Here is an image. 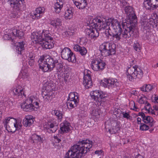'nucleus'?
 <instances>
[{
    "mask_svg": "<svg viewBox=\"0 0 158 158\" xmlns=\"http://www.w3.org/2000/svg\"><path fill=\"white\" fill-rule=\"evenodd\" d=\"M104 21V24H106V34L108 37L111 36L113 38L115 39L116 40H120L121 39H126L129 38L131 35L133 31H132V27H127L125 23H122V26L124 31H122L121 25L120 22H119L116 19H109L106 20L102 18Z\"/></svg>",
    "mask_w": 158,
    "mask_h": 158,
    "instance_id": "f257e3e1",
    "label": "nucleus"
},
{
    "mask_svg": "<svg viewBox=\"0 0 158 158\" xmlns=\"http://www.w3.org/2000/svg\"><path fill=\"white\" fill-rule=\"evenodd\" d=\"M92 146V142L86 139L80 140L66 152L64 158H81L83 154L89 151Z\"/></svg>",
    "mask_w": 158,
    "mask_h": 158,
    "instance_id": "f03ea898",
    "label": "nucleus"
},
{
    "mask_svg": "<svg viewBox=\"0 0 158 158\" xmlns=\"http://www.w3.org/2000/svg\"><path fill=\"white\" fill-rule=\"evenodd\" d=\"M31 38L33 42L39 43L42 47L46 49H50L53 48L54 44L53 38L47 30L34 32L31 33Z\"/></svg>",
    "mask_w": 158,
    "mask_h": 158,
    "instance_id": "7ed1b4c3",
    "label": "nucleus"
},
{
    "mask_svg": "<svg viewBox=\"0 0 158 158\" xmlns=\"http://www.w3.org/2000/svg\"><path fill=\"white\" fill-rule=\"evenodd\" d=\"M94 27H89L85 29V31L88 37L93 40H95L99 36L98 30L104 29L106 24H104V21L102 18H95L93 20Z\"/></svg>",
    "mask_w": 158,
    "mask_h": 158,
    "instance_id": "20e7f679",
    "label": "nucleus"
},
{
    "mask_svg": "<svg viewBox=\"0 0 158 158\" xmlns=\"http://www.w3.org/2000/svg\"><path fill=\"white\" fill-rule=\"evenodd\" d=\"M115 45L113 43H104L100 45V50L102 55L106 56L115 53Z\"/></svg>",
    "mask_w": 158,
    "mask_h": 158,
    "instance_id": "39448f33",
    "label": "nucleus"
},
{
    "mask_svg": "<svg viewBox=\"0 0 158 158\" xmlns=\"http://www.w3.org/2000/svg\"><path fill=\"white\" fill-rule=\"evenodd\" d=\"M8 32L5 34L3 36V38L5 40H10L13 42L14 37H18L19 39L23 36L24 33L21 31L14 29L13 30H8Z\"/></svg>",
    "mask_w": 158,
    "mask_h": 158,
    "instance_id": "423d86ee",
    "label": "nucleus"
},
{
    "mask_svg": "<svg viewBox=\"0 0 158 158\" xmlns=\"http://www.w3.org/2000/svg\"><path fill=\"white\" fill-rule=\"evenodd\" d=\"M39 66L40 69L44 72H46L48 70L50 71L52 70L55 67V60H48V62L44 61V60H39Z\"/></svg>",
    "mask_w": 158,
    "mask_h": 158,
    "instance_id": "0eeeda50",
    "label": "nucleus"
},
{
    "mask_svg": "<svg viewBox=\"0 0 158 158\" xmlns=\"http://www.w3.org/2000/svg\"><path fill=\"white\" fill-rule=\"evenodd\" d=\"M124 11L127 19L129 20L130 23H135V21H137V17L131 6H126L124 8Z\"/></svg>",
    "mask_w": 158,
    "mask_h": 158,
    "instance_id": "6e6552de",
    "label": "nucleus"
},
{
    "mask_svg": "<svg viewBox=\"0 0 158 158\" xmlns=\"http://www.w3.org/2000/svg\"><path fill=\"white\" fill-rule=\"evenodd\" d=\"M90 95L92 99H94L96 102H104L105 100V98L107 97L106 94L98 90H95L91 92Z\"/></svg>",
    "mask_w": 158,
    "mask_h": 158,
    "instance_id": "1a4fd4ad",
    "label": "nucleus"
},
{
    "mask_svg": "<svg viewBox=\"0 0 158 158\" xmlns=\"http://www.w3.org/2000/svg\"><path fill=\"white\" fill-rule=\"evenodd\" d=\"M61 56L63 59H76L75 55L71 50L67 48H64L61 52Z\"/></svg>",
    "mask_w": 158,
    "mask_h": 158,
    "instance_id": "9d476101",
    "label": "nucleus"
},
{
    "mask_svg": "<svg viewBox=\"0 0 158 158\" xmlns=\"http://www.w3.org/2000/svg\"><path fill=\"white\" fill-rule=\"evenodd\" d=\"M144 3L145 8L150 10H153L158 7V0H146Z\"/></svg>",
    "mask_w": 158,
    "mask_h": 158,
    "instance_id": "9b49d317",
    "label": "nucleus"
},
{
    "mask_svg": "<svg viewBox=\"0 0 158 158\" xmlns=\"http://www.w3.org/2000/svg\"><path fill=\"white\" fill-rule=\"evenodd\" d=\"M104 82L102 83V84L104 87H108L110 88L116 87L119 85V83L117 81V80L113 79H108L105 78L104 80Z\"/></svg>",
    "mask_w": 158,
    "mask_h": 158,
    "instance_id": "f8f14e48",
    "label": "nucleus"
},
{
    "mask_svg": "<svg viewBox=\"0 0 158 158\" xmlns=\"http://www.w3.org/2000/svg\"><path fill=\"white\" fill-rule=\"evenodd\" d=\"M74 4L79 9H83L88 5L87 0H73Z\"/></svg>",
    "mask_w": 158,
    "mask_h": 158,
    "instance_id": "ddd939ff",
    "label": "nucleus"
},
{
    "mask_svg": "<svg viewBox=\"0 0 158 158\" xmlns=\"http://www.w3.org/2000/svg\"><path fill=\"white\" fill-rule=\"evenodd\" d=\"M45 10L44 7H38L33 12L31 13V16L34 19H38L40 18Z\"/></svg>",
    "mask_w": 158,
    "mask_h": 158,
    "instance_id": "4468645a",
    "label": "nucleus"
},
{
    "mask_svg": "<svg viewBox=\"0 0 158 158\" xmlns=\"http://www.w3.org/2000/svg\"><path fill=\"white\" fill-rule=\"evenodd\" d=\"M23 0H8V2L10 6L17 10H19L21 5L23 4Z\"/></svg>",
    "mask_w": 158,
    "mask_h": 158,
    "instance_id": "2eb2a0df",
    "label": "nucleus"
},
{
    "mask_svg": "<svg viewBox=\"0 0 158 158\" xmlns=\"http://www.w3.org/2000/svg\"><path fill=\"white\" fill-rule=\"evenodd\" d=\"M83 83L86 88H89L92 86V83L91 77L89 73H87L84 77Z\"/></svg>",
    "mask_w": 158,
    "mask_h": 158,
    "instance_id": "dca6fc26",
    "label": "nucleus"
},
{
    "mask_svg": "<svg viewBox=\"0 0 158 158\" xmlns=\"http://www.w3.org/2000/svg\"><path fill=\"white\" fill-rule=\"evenodd\" d=\"M34 105H33L31 104H28L26 102L23 103L21 106V107L23 109V110L26 111L31 112L34 110H35L34 108Z\"/></svg>",
    "mask_w": 158,
    "mask_h": 158,
    "instance_id": "f3484780",
    "label": "nucleus"
},
{
    "mask_svg": "<svg viewBox=\"0 0 158 158\" xmlns=\"http://www.w3.org/2000/svg\"><path fill=\"white\" fill-rule=\"evenodd\" d=\"M63 4L64 3L62 0H57L54 5L55 11L57 13H60L63 7Z\"/></svg>",
    "mask_w": 158,
    "mask_h": 158,
    "instance_id": "a211bd4d",
    "label": "nucleus"
},
{
    "mask_svg": "<svg viewBox=\"0 0 158 158\" xmlns=\"http://www.w3.org/2000/svg\"><path fill=\"white\" fill-rule=\"evenodd\" d=\"M135 66L131 67L128 68L127 71V73L128 75H127L128 77H129V80L130 81L134 79H135Z\"/></svg>",
    "mask_w": 158,
    "mask_h": 158,
    "instance_id": "6ab92c4d",
    "label": "nucleus"
},
{
    "mask_svg": "<svg viewBox=\"0 0 158 158\" xmlns=\"http://www.w3.org/2000/svg\"><path fill=\"white\" fill-rule=\"evenodd\" d=\"M34 121L31 116H26V117L23 120V124L24 126L26 127L30 126L33 123Z\"/></svg>",
    "mask_w": 158,
    "mask_h": 158,
    "instance_id": "aec40b11",
    "label": "nucleus"
},
{
    "mask_svg": "<svg viewBox=\"0 0 158 158\" xmlns=\"http://www.w3.org/2000/svg\"><path fill=\"white\" fill-rule=\"evenodd\" d=\"M25 43L23 42H19L16 45V51L17 53L21 54L24 50V45Z\"/></svg>",
    "mask_w": 158,
    "mask_h": 158,
    "instance_id": "412c9836",
    "label": "nucleus"
},
{
    "mask_svg": "<svg viewBox=\"0 0 158 158\" xmlns=\"http://www.w3.org/2000/svg\"><path fill=\"white\" fill-rule=\"evenodd\" d=\"M76 99L74 100H68L67 102L68 107L69 106L71 108H73L77 106L79 101L78 96L76 97Z\"/></svg>",
    "mask_w": 158,
    "mask_h": 158,
    "instance_id": "4be33fe9",
    "label": "nucleus"
},
{
    "mask_svg": "<svg viewBox=\"0 0 158 158\" xmlns=\"http://www.w3.org/2000/svg\"><path fill=\"white\" fill-rule=\"evenodd\" d=\"M50 24L55 28H57L61 25L62 21L60 19L57 18L56 19L51 20Z\"/></svg>",
    "mask_w": 158,
    "mask_h": 158,
    "instance_id": "5701e85b",
    "label": "nucleus"
},
{
    "mask_svg": "<svg viewBox=\"0 0 158 158\" xmlns=\"http://www.w3.org/2000/svg\"><path fill=\"white\" fill-rule=\"evenodd\" d=\"M135 78H137L141 79L143 77V73L141 69L139 68L138 65H135Z\"/></svg>",
    "mask_w": 158,
    "mask_h": 158,
    "instance_id": "b1692460",
    "label": "nucleus"
},
{
    "mask_svg": "<svg viewBox=\"0 0 158 158\" xmlns=\"http://www.w3.org/2000/svg\"><path fill=\"white\" fill-rule=\"evenodd\" d=\"M73 12L72 11V9L69 8L67 9L65 11L64 17L65 19L69 20L71 19L73 17Z\"/></svg>",
    "mask_w": 158,
    "mask_h": 158,
    "instance_id": "393cba45",
    "label": "nucleus"
},
{
    "mask_svg": "<svg viewBox=\"0 0 158 158\" xmlns=\"http://www.w3.org/2000/svg\"><path fill=\"white\" fill-rule=\"evenodd\" d=\"M98 65V60H94L92 61L91 67L92 69L95 71L98 70V68L99 67Z\"/></svg>",
    "mask_w": 158,
    "mask_h": 158,
    "instance_id": "a878e982",
    "label": "nucleus"
},
{
    "mask_svg": "<svg viewBox=\"0 0 158 158\" xmlns=\"http://www.w3.org/2000/svg\"><path fill=\"white\" fill-rule=\"evenodd\" d=\"M31 138L34 143L42 142V139L41 137L35 134L31 135Z\"/></svg>",
    "mask_w": 158,
    "mask_h": 158,
    "instance_id": "bb28decb",
    "label": "nucleus"
},
{
    "mask_svg": "<svg viewBox=\"0 0 158 158\" xmlns=\"http://www.w3.org/2000/svg\"><path fill=\"white\" fill-rule=\"evenodd\" d=\"M17 121L15 119L13 118L12 117H7L5 119V120L4 121V123L5 125L6 126L8 124H10V123H16Z\"/></svg>",
    "mask_w": 158,
    "mask_h": 158,
    "instance_id": "cd10ccee",
    "label": "nucleus"
},
{
    "mask_svg": "<svg viewBox=\"0 0 158 158\" xmlns=\"http://www.w3.org/2000/svg\"><path fill=\"white\" fill-rule=\"evenodd\" d=\"M52 89H50L49 91H48H48L47 92V96L45 98V99H46V101H47L51 100L52 98L55 97V95L54 93L52 92Z\"/></svg>",
    "mask_w": 158,
    "mask_h": 158,
    "instance_id": "c85d7f7f",
    "label": "nucleus"
},
{
    "mask_svg": "<svg viewBox=\"0 0 158 158\" xmlns=\"http://www.w3.org/2000/svg\"><path fill=\"white\" fill-rule=\"evenodd\" d=\"M56 62L55 67H56L58 72H61V69L63 68V65L62 62L61 61L59 62L58 60H55Z\"/></svg>",
    "mask_w": 158,
    "mask_h": 158,
    "instance_id": "c756f323",
    "label": "nucleus"
},
{
    "mask_svg": "<svg viewBox=\"0 0 158 158\" xmlns=\"http://www.w3.org/2000/svg\"><path fill=\"white\" fill-rule=\"evenodd\" d=\"M52 113L56 115L58 119L60 120H61L62 118V113L60 111L58 110H52Z\"/></svg>",
    "mask_w": 158,
    "mask_h": 158,
    "instance_id": "7c9ffc66",
    "label": "nucleus"
},
{
    "mask_svg": "<svg viewBox=\"0 0 158 158\" xmlns=\"http://www.w3.org/2000/svg\"><path fill=\"white\" fill-rule=\"evenodd\" d=\"M13 92L15 95L19 97L22 96V94H24L23 89L19 90L15 88L13 89Z\"/></svg>",
    "mask_w": 158,
    "mask_h": 158,
    "instance_id": "2f4dec72",
    "label": "nucleus"
},
{
    "mask_svg": "<svg viewBox=\"0 0 158 158\" xmlns=\"http://www.w3.org/2000/svg\"><path fill=\"white\" fill-rule=\"evenodd\" d=\"M123 113V112L121 110L118 108H115L113 111L114 114L116 115L117 117L120 118Z\"/></svg>",
    "mask_w": 158,
    "mask_h": 158,
    "instance_id": "473e14b6",
    "label": "nucleus"
},
{
    "mask_svg": "<svg viewBox=\"0 0 158 158\" xmlns=\"http://www.w3.org/2000/svg\"><path fill=\"white\" fill-rule=\"evenodd\" d=\"M143 121L146 123H149V122H153V119L150 116H145L142 118Z\"/></svg>",
    "mask_w": 158,
    "mask_h": 158,
    "instance_id": "72a5a7b5",
    "label": "nucleus"
},
{
    "mask_svg": "<svg viewBox=\"0 0 158 158\" xmlns=\"http://www.w3.org/2000/svg\"><path fill=\"white\" fill-rule=\"evenodd\" d=\"M16 123H12V127L13 128V129H9V131H10V132H12V133H14L15 131L19 130H20V127L17 126Z\"/></svg>",
    "mask_w": 158,
    "mask_h": 158,
    "instance_id": "f704fd0d",
    "label": "nucleus"
},
{
    "mask_svg": "<svg viewBox=\"0 0 158 158\" xmlns=\"http://www.w3.org/2000/svg\"><path fill=\"white\" fill-rule=\"evenodd\" d=\"M60 130L61 131V132L63 133L64 132L67 133L70 130L69 127L68 126H66L64 124L63 126L60 127Z\"/></svg>",
    "mask_w": 158,
    "mask_h": 158,
    "instance_id": "c9c22d12",
    "label": "nucleus"
},
{
    "mask_svg": "<svg viewBox=\"0 0 158 158\" xmlns=\"http://www.w3.org/2000/svg\"><path fill=\"white\" fill-rule=\"evenodd\" d=\"M74 92H71L69 94V96L67 98L68 100H76V97Z\"/></svg>",
    "mask_w": 158,
    "mask_h": 158,
    "instance_id": "e433bc0d",
    "label": "nucleus"
},
{
    "mask_svg": "<svg viewBox=\"0 0 158 158\" xmlns=\"http://www.w3.org/2000/svg\"><path fill=\"white\" fill-rule=\"evenodd\" d=\"M149 129V126L143 123H140L139 129L142 131L148 130Z\"/></svg>",
    "mask_w": 158,
    "mask_h": 158,
    "instance_id": "4c0bfd02",
    "label": "nucleus"
},
{
    "mask_svg": "<svg viewBox=\"0 0 158 158\" xmlns=\"http://www.w3.org/2000/svg\"><path fill=\"white\" fill-rule=\"evenodd\" d=\"M48 127L50 128V130L53 133L55 132L57 129L58 127L56 124H51L50 126Z\"/></svg>",
    "mask_w": 158,
    "mask_h": 158,
    "instance_id": "58836bf2",
    "label": "nucleus"
},
{
    "mask_svg": "<svg viewBox=\"0 0 158 158\" xmlns=\"http://www.w3.org/2000/svg\"><path fill=\"white\" fill-rule=\"evenodd\" d=\"M133 48L135 50L138 52L141 51V47L140 44L138 43H135L133 45Z\"/></svg>",
    "mask_w": 158,
    "mask_h": 158,
    "instance_id": "ea45409f",
    "label": "nucleus"
},
{
    "mask_svg": "<svg viewBox=\"0 0 158 158\" xmlns=\"http://www.w3.org/2000/svg\"><path fill=\"white\" fill-rule=\"evenodd\" d=\"M81 55H85L87 52L86 48L84 47H82L80 49V51L78 52Z\"/></svg>",
    "mask_w": 158,
    "mask_h": 158,
    "instance_id": "a19ab883",
    "label": "nucleus"
},
{
    "mask_svg": "<svg viewBox=\"0 0 158 158\" xmlns=\"http://www.w3.org/2000/svg\"><path fill=\"white\" fill-rule=\"evenodd\" d=\"M50 85H48L47 86H46L45 87V89L44 90V91H43L42 93V95L43 98H44L45 97L47 96V92L48 91V88H49V87L50 86Z\"/></svg>",
    "mask_w": 158,
    "mask_h": 158,
    "instance_id": "79ce46f5",
    "label": "nucleus"
},
{
    "mask_svg": "<svg viewBox=\"0 0 158 158\" xmlns=\"http://www.w3.org/2000/svg\"><path fill=\"white\" fill-rule=\"evenodd\" d=\"M100 61L98 60V65L99 67L98 68V70L102 69H104L105 65V63L103 62H102V60H100Z\"/></svg>",
    "mask_w": 158,
    "mask_h": 158,
    "instance_id": "37998d69",
    "label": "nucleus"
},
{
    "mask_svg": "<svg viewBox=\"0 0 158 158\" xmlns=\"http://www.w3.org/2000/svg\"><path fill=\"white\" fill-rule=\"evenodd\" d=\"M81 47L77 44H75L73 45V49L75 51L78 52L80 51V49Z\"/></svg>",
    "mask_w": 158,
    "mask_h": 158,
    "instance_id": "c03bdc74",
    "label": "nucleus"
},
{
    "mask_svg": "<svg viewBox=\"0 0 158 158\" xmlns=\"http://www.w3.org/2000/svg\"><path fill=\"white\" fill-rule=\"evenodd\" d=\"M53 138L54 139V141L55 142L59 143L61 141L62 138H59V135H56V136H54Z\"/></svg>",
    "mask_w": 158,
    "mask_h": 158,
    "instance_id": "a18cd8bd",
    "label": "nucleus"
},
{
    "mask_svg": "<svg viewBox=\"0 0 158 158\" xmlns=\"http://www.w3.org/2000/svg\"><path fill=\"white\" fill-rule=\"evenodd\" d=\"M118 130H119V129L118 127V126L117 127H116L114 128H112V133H111L112 131H111V129H109V131H110V133L111 134H113V133L115 134L116 132H117Z\"/></svg>",
    "mask_w": 158,
    "mask_h": 158,
    "instance_id": "49530a36",
    "label": "nucleus"
},
{
    "mask_svg": "<svg viewBox=\"0 0 158 158\" xmlns=\"http://www.w3.org/2000/svg\"><path fill=\"white\" fill-rule=\"evenodd\" d=\"M122 115H123V117L126 118L127 119H131L132 117H131L129 114L127 113H124L123 112V113Z\"/></svg>",
    "mask_w": 158,
    "mask_h": 158,
    "instance_id": "de8ad7c7",
    "label": "nucleus"
},
{
    "mask_svg": "<svg viewBox=\"0 0 158 158\" xmlns=\"http://www.w3.org/2000/svg\"><path fill=\"white\" fill-rule=\"evenodd\" d=\"M152 102L158 103V96L156 95H154V96H152Z\"/></svg>",
    "mask_w": 158,
    "mask_h": 158,
    "instance_id": "09e8293b",
    "label": "nucleus"
},
{
    "mask_svg": "<svg viewBox=\"0 0 158 158\" xmlns=\"http://www.w3.org/2000/svg\"><path fill=\"white\" fill-rule=\"evenodd\" d=\"M50 56L47 54H44L40 56V59H50Z\"/></svg>",
    "mask_w": 158,
    "mask_h": 158,
    "instance_id": "8fccbe9b",
    "label": "nucleus"
},
{
    "mask_svg": "<svg viewBox=\"0 0 158 158\" xmlns=\"http://www.w3.org/2000/svg\"><path fill=\"white\" fill-rule=\"evenodd\" d=\"M145 88L146 89L147 91H150L152 89V86L150 84H145Z\"/></svg>",
    "mask_w": 158,
    "mask_h": 158,
    "instance_id": "3c124183",
    "label": "nucleus"
},
{
    "mask_svg": "<svg viewBox=\"0 0 158 158\" xmlns=\"http://www.w3.org/2000/svg\"><path fill=\"white\" fill-rule=\"evenodd\" d=\"M82 106H84V105H83V104H81L80 105V106L79 107L80 108L79 109L80 110H78L79 111V113L83 114L84 113L85 111H84V108L82 107Z\"/></svg>",
    "mask_w": 158,
    "mask_h": 158,
    "instance_id": "603ef678",
    "label": "nucleus"
},
{
    "mask_svg": "<svg viewBox=\"0 0 158 158\" xmlns=\"http://www.w3.org/2000/svg\"><path fill=\"white\" fill-rule=\"evenodd\" d=\"M28 57L30 58V59H36V58H35V56H34V54L31 52L29 53Z\"/></svg>",
    "mask_w": 158,
    "mask_h": 158,
    "instance_id": "864d4df0",
    "label": "nucleus"
},
{
    "mask_svg": "<svg viewBox=\"0 0 158 158\" xmlns=\"http://www.w3.org/2000/svg\"><path fill=\"white\" fill-rule=\"evenodd\" d=\"M52 56H50V59H53L54 58H55L56 59L57 58H55V57L56 56V57H57V53L55 52H53L52 54Z\"/></svg>",
    "mask_w": 158,
    "mask_h": 158,
    "instance_id": "5fc2aeb1",
    "label": "nucleus"
},
{
    "mask_svg": "<svg viewBox=\"0 0 158 158\" xmlns=\"http://www.w3.org/2000/svg\"><path fill=\"white\" fill-rule=\"evenodd\" d=\"M139 102L141 104H143L145 103V102L143 98L141 97L139 99Z\"/></svg>",
    "mask_w": 158,
    "mask_h": 158,
    "instance_id": "6e6d98bb",
    "label": "nucleus"
},
{
    "mask_svg": "<svg viewBox=\"0 0 158 158\" xmlns=\"http://www.w3.org/2000/svg\"><path fill=\"white\" fill-rule=\"evenodd\" d=\"M56 124L57 125V126H58V122H57V121H56V120H55V121H53L52 122V123H48V125L49 126H50L51 125V124Z\"/></svg>",
    "mask_w": 158,
    "mask_h": 158,
    "instance_id": "4d7b16f0",
    "label": "nucleus"
},
{
    "mask_svg": "<svg viewBox=\"0 0 158 158\" xmlns=\"http://www.w3.org/2000/svg\"><path fill=\"white\" fill-rule=\"evenodd\" d=\"M6 127L7 130L9 132H10V131H9V129H13V128L12 127V123L11 124H8V125H6Z\"/></svg>",
    "mask_w": 158,
    "mask_h": 158,
    "instance_id": "13d9d810",
    "label": "nucleus"
},
{
    "mask_svg": "<svg viewBox=\"0 0 158 158\" xmlns=\"http://www.w3.org/2000/svg\"><path fill=\"white\" fill-rule=\"evenodd\" d=\"M28 64L30 66L33 65L34 63V60H29L28 61Z\"/></svg>",
    "mask_w": 158,
    "mask_h": 158,
    "instance_id": "bf43d9fd",
    "label": "nucleus"
},
{
    "mask_svg": "<svg viewBox=\"0 0 158 158\" xmlns=\"http://www.w3.org/2000/svg\"><path fill=\"white\" fill-rule=\"evenodd\" d=\"M34 104H35V106H34V108L35 109L36 108V110L39 107V103L37 102H35L33 103Z\"/></svg>",
    "mask_w": 158,
    "mask_h": 158,
    "instance_id": "052dcab7",
    "label": "nucleus"
},
{
    "mask_svg": "<svg viewBox=\"0 0 158 158\" xmlns=\"http://www.w3.org/2000/svg\"><path fill=\"white\" fill-rule=\"evenodd\" d=\"M138 115H141V117L143 118L145 116V114L144 113L142 112H139L138 113Z\"/></svg>",
    "mask_w": 158,
    "mask_h": 158,
    "instance_id": "680f3d73",
    "label": "nucleus"
},
{
    "mask_svg": "<svg viewBox=\"0 0 158 158\" xmlns=\"http://www.w3.org/2000/svg\"><path fill=\"white\" fill-rule=\"evenodd\" d=\"M102 150H96L95 151V154H98V155L101 154L102 153Z\"/></svg>",
    "mask_w": 158,
    "mask_h": 158,
    "instance_id": "e2e57ef3",
    "label": "nucleus"
},
{
    "mask_svg": "<svg viewBox=\"0 0 158 158\" xmlns=\"http://www.w3.org/2000/svg\"><path fill=\"white\" fill-rule=\"evenodd\" d=\"M141 90L144 92H147L146 89L145 88V85L144 86H143L141 88Z\"/></svg>",
    "mask_w": 158,
    "mask_h": 158,
    "instance_id": "0e129e2a",
    "label": "nucleus"
},
{
    "mask_svg": "<svg viewBox=\"0 0 158 158\" xmlns=\"http://www.w3.org/2000/svg\"><path fill=\"white\" fill-rule=\"evenodd\" d=\"M155 123V122H154V121H153V122H149V127H152L153 126L154 123Z\"/></svg>",
    "mask_w": 158,
    "mask_h": 158,
    "instance_id": "69168bd1",
    "label": "nucleus"
},
{
    "mask_svg": "<svg viewBox=\"0 0 158 158\" xmlns=\"http://www.w3.org/2000/svg\"><path fill=\"white\" fill-rule=\"evenodd\" d=\"M131 94H132L136 95H137V92L136 90H133L131 91Z\"/></svg>",
    "mask_w": 158,
    "mask_h": 158,
    "instance_id": "338daca9",
    "label": "nucleus"
},
{
    "mask_svg": "<svg viewBox=\"0 0 158 158\" xmlns=\"http://www.w3.org/2000/svg\"><path fill=\"white\" fill-rule=\"evenodd\" d=\"M143 158V157L141 155L139 154H138V155L136 156H135V158Z\"/></svg>",
    "mask_w": 158,
    "mask_h": 158,
    "instance_id": "774afa93",
    "label": "nucleus"
}]
</instances>
